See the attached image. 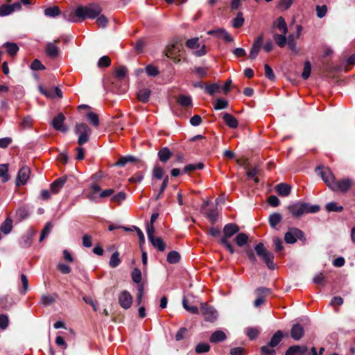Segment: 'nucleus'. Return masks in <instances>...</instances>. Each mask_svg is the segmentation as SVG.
<instances>
[{
	"instance_id": "nucleus-63",
	"label": "nucleus",
	"mask_w": 355,
	"mask_h": 355,
	"mask_svg": "<svg viewBox=\"0 0 355 355\" xmlns=\"http://www.w3.org/2000/svg\"><path fill=\"white\" fill-rule=\"evenodd\" d=\"M146 72L149 76H157L159 74V70L157 67L152 64H148L146 67Z\"/></svg>"
},
{
	"instance_id": "nucleus-23",
	"label": "nucleus",
	"mask_w": 355,
	"mask_h": 355,
	"mask_svg": "<svg viewBox=\"0 0 355 355\" xmlns=\"http://www.w3.org/2000/svg\"><path fill=\"white\" fill-rule=\"evenodd\" d=\"M223 119L225 124L230 128H236L239 125L238 120L231 114H223Z\"/></svg>"
},
{
	"instance_id": "nucleus-3",
	"label": "nucleus",
	"mask_w": 355,
	"mask_h": 355,
	"mask_svg": "<svg viewBox=\"0 0 355 355\" xmlns=\"http://www.w3.org/2000/svg\"><path fill=\"white\" fill-rule=\"evenodd\" d=\"M239 232V227L235 223H227L223 227V236L220 239V243L223 245L231 254H234L235 250L228 239Z\"/></svg>"
},
{
	"instance_id": "nucleus-39",
	"label": "nucleus",
	"mask_w": 355,
	"mask_h": 355,
	"mask_svg": "<svg viewBox=\"0 0 355 355\" xmlns=\"http://www.w3.org/2000/svg\"><path fill=\"white\" fill-rule=\"evenodd\" d=\"M180 253L173 250L168 252L166 260L169 263L175 264L180 261Z\"/></svg>"
},
{
	"instance_id": "nucleus-40",
	"label": "nucleus",
	"mask_w": 355,
	"mask_h": 355,
	"mask_svg": "<svg viewBox=\"0 0 355 355\" xmlns=\"http://www.w3.org/2000/svg\"><path fill=\"white\" fill-rule=\"evenodd\" d=\"M121 262L119 258V252L118 251L114 252L110 257L109 265L111 268H116Z\"/></svg>"
},
{
	"instance_id": "nucleus-53",
	"label": "nucleus",
	"mask_w": 355,
	"mask_h": 355,
	"mask_svg": "<svg viewBox=\"0 0 355 355\" xmlns=\"http://www.w3.org/2000/svg\"><path fill=\"white\" fill-rule=\"evenodd\" d=\"M207 218L209 219L212 225H214L218 219V212L216 209L209 210L206 214Z\"/></svg>"
},
{
	"instance_id": "nucleus-2",
	"label": "nucleus",
	"mask_w": 355,
	"mask_h": 355,
	"mask_svg": "<svg viewBox=\"0 0 355 355\" xmlns=\"http://www.w3.org/2000/svg\"><path fill=\"white\" fill-rule=\"evenodd\" d=\"M102 12V8L98 3H90L87 6H79L77 7V15L80 20L83 21L85 19H96Z\"/></svg>"
},
{
	"instance_id": "nucleus-58",
	"label": "nucleus",
	"mask_w": 355,
	"mask_h": 355,
	"mask_svg": "<svg viewBox=\"0 0 355 355\" xmlns=\"http://www.w3.org/2000/svg\"><path fill=\"white\" fill-rule=\"evenodd\" d=\"M259 331L254 327H249L246 330V334L248 336L249 339L251 340L257 338L259 334Z\"/></svg>"
},
{
	"instance_id": "nucleus-34",
	"label": "nucleus",
	"mask_w": 355,
	"mask_h": 355,
	"mask_svg": "<svg viewBox=\"0 0 355 355\" xmlns=\"http://www.w3.org/2000/svg\"><path fill=\"white\" fill-rule=\"evenodd\" d=\"M249 237L247 234L244 232L239 233L234 238V241L239 247H243L248 243Z\"/></svg>"
},
{
	"instance_id": "nucleus-42",
	"label": "nucleus",
	"mask_w": 355,
	"mask_h": 355,
	"mask_svg": "<svg viewBox=\"0 0 355 355\" xmlns=\"http://www.w3.org/2000/svg\"><path fill=\"white\" fill-rule=\"evenodd\" d=\"M204 168V164L200 162L198 164H187L184 168V173H189L190 172L194 171L198 169H202Z\"/></svg>"
},
{
	"instance_id": "nucleus-56",
	"label": "nucleus",
	"mask_w": 355,
	"mask_h": 355,
	"mask_svg": "<svg viewBox=\"0 0 355 355\" xmlns=\"http://www.w3.org/2000/svg\"><path fill=\"white\" fill-rule=\"evenodd\" d=\"M111 64V60L107 55H103L98 61V67L100 68L108 67Z\"/></svg>"
},
{
	"instance_id": "nucleus-45",
	"label": "nucleus",
	"mask_w": 355,
	"mask_h": 355,
	"mask_svg": "<svg viewBox=\"0 0 355 355\" xmlns=\"http://www.w3.org/2000/svg\"><path fill=\"white\" fill-rule=\"evenodd\" d=\"M168 180H169L168 176V175L165 176L164 180H163L162 184V185L160 187L159 191L156 195V196L155 198V200H159L162 198V193L164 192L165 189H166V187L168 186Z\"/></svg>"
},
{
	"instance_id": "nucleus-32",
	"label": "nucleus",
	"mask_w": 355,
	"mask_h": 355,
	"mask_svg": "<svg viewBox=\"0 0 355 355\" xmlns=\"http://www.w3.org/2000/svg\"><path fill=\"white\" fill-rule=\"evenodd\" d=\"M153 247L160 252H163L166 249V244L161 237H154L152 240H149Z\"/></svg>"
},
{
	"instance_id": "nucleus-44",
	"label": "nucleus",
	"mask_w": 355,
	"mask_h": 355,
	"mask_svg": "<svg viewBox=\"0 0 355 355\" xmlns=\"http://www.w3.org/2000/svg\"><path fill=\"white\" fill-rule=\"evenodd\" d=\"M288 49L292 51L294 53L297 54L298 53V50L297 49L296 41L294 38L293 35H290L288 37L287 42Z\"/></svg>"
},
{
	"instance_id": "nucleus-7",
	"label": "nucleus",
	"mask_w": 355,
	"mask_h": 355,
	"mask_svg": "<svg viewBox=\"0 0 355 355\" xmlns=\"http://www.w3.org/2000/svg\"><path fill=\"white\" fill-rule=\"evenodd\" d=\"M315 172L319 175L325 184L331 189H334L335 177L329 168L322 166L316 167Z\"/></svg>"
},
{
	"instance_id": "nucleus-48",
	"label": "nucleus",
	"mask_w": 355,
	"mask_h": 355,
	"mask_svg": "<svg viewBox=\"0 0 355 355\" xmlns=\"http://www.w3.org/2000/svg\"><path fill=\"white\" fill-rule=\"evenodd\" d=\"M210 349V345L206 343H200L195 348V351L197 354H202L209 352Z\"/></svg>"
},
{
	"instance_id": "nucleus-5",
	"label": "nucleus",
	"mask_w": 355,
	"mask_h": 355,
	"mask_svg": "<svg viewBox=\"0 0 355 355\" xmlns=\"http://www.w3.org/2000/svg\"><path fill=\"white\" fill-rule=\"evenodd\" d=\"M74 132L78 135V144L81 146L88 142L92 132L91 128L85 123H76Z\"/></svg>"
},
{
	"instance_id": "nucleus-11",
	"label": "nucleus",
	"mask_w": 355,
	"mask_h": 355,
	"mask_svg": "<svg viewBox=\"0 0 355 355\" xmlns=\"http://www.w3.org/2000/svg\"><path fill=\"white\" fill-rule=\"evenodd\" d=\"M65 119L66 118L63 113H58V115L55 116L51 121V125L53 127V128L58 131L66 132L68 128L63 125Z\"/></svg>"
},
{
	"instance_id": "nucleus-35",
	"label": "nucleus",
	"mask_w": 355,
	"mask_h": 355,
	"mask_svg": "<svg viewBox=\"0 0 355 355\" xmlns=\"http://www.w3.org/2000/svg\"><path fill=\"white\" fill-rule=\"evenodd\" d=\"M273 25L276 26L282 33L286 35L288 32L287 24L283 17H279Z\"/></svg>"
},
{
	"instance_id": "nucleus-30",
	"label": "nucleus",
	"mask_w": 355,
	"mask_h": 355,
	"mask_svg": "<svg viewBox=\"0 0 355 355\" xmlns=\"http://www.w3.org/2000/svg\"><path fill=\"white\" fill-rule=\"evenodd\" d=\"M3 46L6 49L7 53L12 57L16 55L19 49L16 43L10 42L4 43Z\"/></svg>"
},
{
	"instance_id": "nucleus-51",
	"label": "nucleus",
	"mask_w": 355,
	"mask_h": 355,
	"mask_svg": "<svg viewBox=\"0 0 355 355\" xmlns=\"http://www.w3.org/2000/svg\"><path fill=\"white\" fill-rule=\"evenodd\" d=\"M228 101L224 98H218L214 104V109L216 110L225 109L228 107Z\"/></svg>"
},
{
	"instance_id": "nucleus-52",
	"label": "nucleus",
	"mask_w": 355,
	"mask_h": 355,
	"mask_svg": "<svg viewBox=\"0 0 355 355\" xmlns=\"http://www.w3.org/2000/svg\"><path fill=\"white\" fill-rule=\"evenodd\" d=\"M87 117L90 123L94 126L97 127L99 125V119L98 116L94 112H88L87 114Z\"/></svg>"
},
{
	"instance_id": "nucleus-33",
	"label": "nucleus",
	"mask_w": 355,
	"mask_h": 355,
	"mask_svg": "<svg viewBox=\"0 0 355 355\" xmlns=\"http://www.w3.org/2000/svg\"><path fill=\"white\" fill-rule=\"evenodd\" d=\"M176 101L182 107L191 106L192 104V98L190 96L180 94L177 98Z\"/></svg>"
},
{
	"instance_id": "nucleus-22",
	"label": "nucleus",
	"mask_w": 355,
	"mask_h": 355,
	"mask_svg": "<svg viewBox=\"0 0 355 355\" xmlns=\"http://www.w3.org/2000/svg\"><path fill=\"white\" fill-rule=\"evenodd\" d=\"M275 190L280 196H288L291 191V187L286 183H279L276 185Z\"/></svg>"
},
{
	"instance_id": "nucleus-64",
	"label": "nucleus",
	"mask_w": 355,
	"mask_h": 355,
	"mask_svg": "<svg viewBox=\"0 0 355 355\" xmlns=\"http://www.w3.org/2000/svg\"><path fill=\"white\" fill-rule=\"evenodd\" d=\"M206 92L212 96L219 89V85L217 83L207 85L205 87Z\"/></svg>"
},
{
	"instance_id": "nucleus-20",
	"label": "nucleus",
	"mask_w": 355,
	"mask_h": 355,
	"mask_svg": "<svg viewBox=\"0 0 355 355\" xmlns=\"http://www.w3.org/2000/svg\"><path fill=\"white\" fill-rule=\"evenodd\" d=\"M67 179V176H63L55 180L50 185L51 191L53 193H58L66 183Z\"/></svg>"
},
{
	"instance_id": "nucleus-43",
	"label": "nucleus",
	"mask_w": 355,
	"mask_h": 355,
	"mask_svg": "<svg viewBox=\"0 0 355 355\" xmlns=\"http://www.w3.org/2000/svg\"><path fill=\"white\" fill-rule=\"evenodd\" d=\"M274 40L276 42V44L279 46V47H284L285 46V45L286 44V42H287V39L286 37V35H284V33L282 34H275L274 35Z\"/></svg>"
},
{
	"instance_id": "nucleus-27",
	"label": "nucleus",
	"mask_w": 355,
	"mask_h": 355,
	"mask_svg": "<svg viewBox=\"0 0 355 355\" xmlns=\"http://www.w3.org/2000/svg\"><path fill=\"white\" fill-rule=\"evenodd\" d=\"M227 336L225 334L220 330L215 331L209 338V341L213 343L224 341Z\"/></svg>"
},
{
	"instance_id": "nucleus-61",
	"label": "nucleus",
	"mask_w": 355,
	"mask_h": 355,
	"mask_svg": "<svg viewBox=\"0 0 355 355\" xmlns=\"http://www.w3.org/2000/svg\"><path fill=\"white\" fill-rule=\"evenodd\" d=\"M264 70H265V76L266 77L271 80L274 81L276 79V77L275 76V73L273 72L272 69L268 65V64H266L264 65Z\"/></svg>"
},
{
	"instance_id": "nucleus-4",
	"label": "nucleus",
	"mask_w": 355,
	"mask_h": 355,
	"mask_svg": "<svg viewBox=\"0 0 355 355\" xmlns=\"http://www.w3.org/2000/svg\"><path fill=\"white\" fill-rule=\"evenodd\" d=\"M254 251L256 254L266 264L270 270H275L277 265L274 263V254L268 251L264 244L261 242L259 243L254 246Z\"/></svg>"
},
{
	"instance_id": "nucleus-19",
	"label": "nucleus",
	"mask_w": 355,
	"mask_h": 355,
	"mask_svg": "<svg viewBox=\"0 0 355 355\" xmlns=\"http://www.w3.org/2000/svg\"><path fill=\"white\" fill-rule=\"evenodd\" d=\"M179 51L180 49L176 44H170L165 49V55L168 58L173 59L175 62H178L180 61V59L177 58V54Z\"/></svg>"
},
{
	"instance_id": "nucleus-31",
	"label": "nucleus",
	"mask_w": 355,
	"mask_h": 355,
	"mask_svg": "<svg viewBox=\"0 0 355 355\" xmlns=\"http://www.w3.org/2000/svg\"><path fill=\"white\" fill-rule=\"evenodd\" d=\"M282 220V216L278 212H274L268 218L269 225L272 228H275Z\"/></svg>"
},
{
	"instance_id": "nucleus-13",
	"label": "nucleus",
	"mask_w": 355,
	"mask_h": 355,
	"mask_svg": "<svg viewBox=\"0 0 355 355\" xmlns=\"http://www.w3.org/2000/svg\"><path fill=\"white\" fill-rule=\"evenodd\" d=\"M139 162L141 166H144V162H141L137 157L133 155L121 156L116 162H115L114 166L123 167L128 163H136Z\"/></svg>"
},
{
	"instance_id": "nucleus-60",
	"label": "nucleus",
	"mask_w": 355,
	"mask_h": 355,
	"mask_svg": "<svg viewBox=\"0 0 355 355\" xmlns=\"http://www.w3.org/2000/svg\"><path fill=\"white\" fill-rule=\"evenodd\" d=\"M127 71V68L125 66H120L115 70V76L119 79H123L125 77Z\"/></svg>"
},
{
	"instance_id": "nucleus-24",
	"label": "nucleus",
	"mask_w": 355,
	"mask_h": 355,
	"mask_svg": "<svg viewBox=\"0 0 355 355\" xmlns=\"http://www.w3.org/2000/svg\"><path fill=\"white\" fill-rule=\"evenodd\" d=\"M284 338V334L281 330L276 331L270 338V340L268 343V346L270 347H277Z\"/></svg>"
},
{
	"instance_id": "nucleus-1",
	"label": "nucleus",
	"mask_w": 355,
	"mask_h": 355,
	"mask_svg": "<svg viewBox=\"0 0 355 355\" xmlns=\"http://www.w3.org/2000/svg\"><path fill=\"white\" fill-rule=\"evenodd\" d=\"M320 209L319 205H311L308 202L301 201H297L287 207L289 214L295 218H300L304 214L316 213L319 211Z\"/></svg>"
},
{
	"instance_id": "nucleus-25",
	"label": "nucleus",
	"mask_w": 355,
	"mask_h": 355,
	"mask_svg": "<svg viewBox=\"0 0 355 355\" xmlns=\"http://www.w3.org/2000/svg\"><path fill=\"white\" fill-rule=\"evenodd\" d=\"M8 168L9 164H0V178H1L2 183H6L10 180Z\"/></svg>"
},
{
	"instance_id": "nucleus-16",
	"label": "nucleus",
	"mask_w": 355,
	"mask_h": 355,
	"mask_svg": "<svg viewBox=\"0 0 355 355\" xmlns=\"http://www.w3.org/2000/svg\"><path fill=\"white\" fill-rule=\"evenodd\" d=\"M304 329L300 323L293 324L291 329V337L294 340H300L304 336Z\"/></svg>"
},
{
	"instance_id": "nucleus-18",
	"label": "nucleus",
	"mask_w": 355,
	"mask_h": 355,
	"mask_svg": "<svg viewBox=\"0 0 355 355\" xmlns=\"http://www.w3.org/2000/svg\"><path fill=\"white\" fill-rule=\"evenodd\" d=\"M308 349V347L306 345H294L287 349L285 355H304Z\"/></svg>"
},
{
	"instance_id": "nucleus-41",
	"label": "nucleus",
	"mask_w": 355,
	"mask_h": 355,
	"mask_svg": "<svg viewBox=\"0 0 355 355\" xmlns=\"http://www.w3.org/2000/svg\"><path fill=\"white\" fill-rule=\"evenodd\" d=\"M244 21L245 19L243 17V13L241 12H239L236 17L232 20V26L235 28H239L243 26Z\"/></svg>"
},
{
	"instance_id": "nucleus-9",
	"label": "nucleus",
	"mask_w": 355,
	"mask_h": 355,
	"mask_svg": "<svg viewBox=\"0 0 355 355\" xmlns=\"http://www.w3.org/2000/svg\"><path fill=\"white\" fill-rule=\"evenodd\" d=\"M31 174V169L27 166H22L18 171L16 180V187H20L21 185H25L29 178Z\"/></svg>"
},
{
	"instance_id": "nucleus-28",
	"label": "nucleus",
	"mask_w": 355,
	"mask_h": 355,
	"mask_svg": "<svg viewBox=\"0 0 355 355\" xmlns=\"http://www.w3.org/2000/svg\"><path fill=\"white\" fill-rule=\"evenodd\" d=\"M150 94L151 91L148 88L139 89L137 92V98L140 102L146 103L149 101Z\"/></svg>"
},
{
	"instance_id": "nucleus-14",
	"label": "nucleus",
	"mask_w": 355,
	"mask_h": 355,
	"mask_svg": "<svg viewBox=\"0 0 355 355\" xmlns=\"http://www.w3.org/2000/svg\"><path fill=\"white\" fill-rule=\"evenodd\" d=\"M353 183V181L349 178L343 179L338 181L337 182H335V184L334 185V190H337L342 193H346L351 189Z\"/></svg>"
},
{
	"instance_id": "nucleus-15",
	"label": "nucleus",
	"mask_w": 355,
	"mask_h": 355,
	"mask_svg": "<svg viewBox=\"0 0 355 355\" xmlns=\"http://www.w3.org/2000/svg\"><path fill=\"white\" fill-rule=\"evenodd\" d=\"M209 35H215L218 38H223L226 42H232L234 41L233 37L224 28H218L216 30H210L207 32Z\"/></svg>"
},
{
	"instance_id": "nucleus-47",
	"label": "nucleus",
	"mask_w": 355,
	"mask_h": 355,
	"mask_svg": "<svg viewBox=\"0 0 355 355\" xmlns=\"http://www.w3.org/2000/svg\"><path fill=\"white\" fill-rule=\"evenodd\" d=\"M261 355H276V350L273 347L268 346V344L260 347Z\"/></svg>"
},
{
	"instance_id": "nucleus-6",
	"label": "nucleus",
	"mask_w": 355,
	"mask_h": 355,
	"mask_svg": "<svg viewBox=\"0 0 355 355\" xmlns=\"http://www.w3.org/2000/svg\"><path fill=\"white\" fill-rule=\"evenodd\" d=\"M299 239L303 242L306 241L304 233L297 227H289L288 232L284 234V240L286 243L293 244Z\"/></svg>"
},
{
	"instance_id": "nucleus-59",
	"label": "nucleus",
	"mask_w": 355,
	"mask_h": 355,
	"mask_svg": "<svg viewBox=\"0 0 355 355\" xmlns=\"http://www.w3.org/2000/svg\"><path fill=\"white\" fill-rule=\"evenodd\" d=\"M198 41V37L189 39L186 42V46L188 47L189 49H196L200 46Z\"/></svg>"
},
{
	"instance_id": "nucleus-46",
	"label": "nucleus",
	"mask_w": 355,
	"mask_h": 355,
	"mask_svg": "<svg viewBox=\"0 0 355 355\" xmlns=\"http://www.w3.org/2000/svg\"><path fill=\"white\" fill-rule=\"evenodd\" d=\"M182 306L184 309H185L187 311L193 313V314H198L199 310L196 306H190L188 304L187 300L184 297L182 300Z\"/></svg>"
},
{
	"instance_id": "nucleus-21",
	"label": "nucleus",
	"mask_w": 355,
	"mask_h": 355,
	"mask_svg": "<svg viewBox=\"0 0 355 355\" xmlns=\"http://www.w3.org/2000/svg\"><path fill=\"white\" fill-rule=\"evenodd\" d=\"M64 20L70 22H81L78 15H77V8L75 11L72 10H64L61 13Z\"/></svg>"
},
{
	"instance_id": "nucleus-49",
	"label": "nucleus",
	"mask_w": 355,
	"mask_h": 355,
	"mask_svg": "<svg viewBox=\"0 0 355 355\" xmlns=\"http://www.w3.org/2000/svg\"><path fill=\"white\" fill-rule=\"evenodd\" d=\"M311 63L309 60H306L305 62H304V69H303V72L302 73V78L304 79V80H306L309 78V77L310 76V74H311Z\"/></svg>"
},
{
	"instance_id": "nucleus-50",
	"label": "nucleus",
	"mask_w": 355,
	"mask_h": 355,
	"mask_svg": "<svg viewBox=\"0 0 355 355\" xmlns=\"http://www.w3.org/2000/svg\"><path fill=\"white\" fill-rule=\"evenodd\" d=\"M41 302L44 306H49L55 302V297L51 295H44L41 297Z\"/></svg>"
},
{
	"instance_id": "nucleus-36",
	"label": "nucleus",
	"mask_w": 355,
	"mask_h": 355,
	"mask_svg": "<svg viewBox=\"0 0 355 355\" xmlns=\"http://www.w3.org/2000/svg\"><path fill=\"white\" fill-rule=\"evenodd\" d=\"M62 13L60 8L58 6L46 8L44 10V15L50 17H55L60 15Z\"/></svg>"
},
{
	"instance_id": "nucleus-55",
	"label": "nucleus",
	"mask_w": 355,
	"mask_h": 355,
	"mask_svg": "<svg viewBox=\"0 0 355 355\" xmlns=\"http://www.w3.org/2000/svg\"><path fill=\"white\" fill-rule=\"evenodd\" d=\"M313 282L317 285L324 286L327 281L325 277L322 272L317 274L313 279Z\"/></svg>"
},
{
	"instance_id": "nucleus-29",
	"label": "nucleus",
	"mask_w": 355,
	"mask_h": 355,
	"mask_svg": "<svg viewBox=\"0 0 355 355\" xmlns=\"http://www.w3.org/2000/svg\"><path fill=\"white\" fill-rule=\"evenodd\" d=\"M33 237V233L31 231L27 232L21 238L20 245L26 248L31 245Z\"/></svg>"
},
{
	"instance_id": "nucleus-8",
	"label": "nucleus",
	"mask_w": 355,
	"mask_h": 355,
	"mask_svg": "<svg viewBox=\"0 0 355 355\" xmlns=\"http://www.w3.org/2000/svg\"><path fill=\"white\" fill-rule=\"evenodd\" d=\"M200 311L207 321L213 322L218 317L217 311L207 303H201Z\"/></svg>"
},
{
	"instance_id": "nucleus-37",
	"label": "nucleus",
	"mask_w": 355,
	"mask_h": 355,
	"mask_svg": "<svg viewBox=\"0 0 355 355\" xmlns=\"http://www.w3.org/2000/svg\"><path fill=\"white\" fill-rule=\"evenodd\" d=\"M0 229L4 234H9L12 230V220L9 217L6 218L1 224Z\"/></svg>"
},
{
	"instance_id": "nucleus-38",
	"label": "nucleus",
	"mask_w": 355,
	"mask_h": 355,
	"mask_svg": "<svg viewBox=\"0 0 355 355\" xmlns=\"http://www.w3.org/2000/svg\"><path fill=\"white\" fill-rule=\"evenodd\" d=\"M325 209L328 212H341L344 208L343 206L338 205L336 202H330L326 204Z\"/></svg>"
},
{
	"instance_id": "nucleus-54",
	"label": "nucleus",
	"mask_w": 355,
	"mask_h": 355,
	"mask_svg": "<svg viewBox=\"0 0 355 355\" xmlns=\"http://www.w3.org/2000/svg\"><path fill=\"white\" fill-rule=\"evenodd\" d=\"M245 252L249 261L252 264H254V265L256 264L257 262V259L256 255L254 252V250L250 247H248L247 248L245 249Z\"/></svg>"
},
{
	"instance_id": "nucleus-12",
	"label": "nucleus",
	"mask_w": 355,
	"mask_h": 355,
	"mask_svg": "<svg viewBox=\"0 0 355 355\" xmlns=\"http://www.w3.org/2000/svg\"><path fill=\"white\" fill-rule=\"evenodd\" d=\"M263 35H260L258 36L254 41L253 42L252 48L250 49V53H249V58L252 60H254L259 51L261 48L263 46Z\"/></svg>"
},
{
	"instance_id": "nucleus-26",
	"label": "nucleus",
	"mask_w": 355,
	"mask_h": 355,
	"mask_svg": "<svg viewBox=\"0 0 355 355\" xmlns=\"http://www.w3.org/2000/svg\"><path fill=\"white\" fill-rule=\"evenodd\" d=\"M158 157L160 162L166 163L172 156V153L167 147L162 148L158 152Z\"/></svg>"
},
{
	"instance_id": "nucleus-57",
	"label": "nucleus",
	"mask_w": 355,
	"mask_h": 355,
	"mask_svg": "<svg viewBox=\"0 0 355 355\" xmlns=\"http://www.w3.org/2000/svg\"><path fill=\"white\" fill-rule=\"evenodd\" d=\"M132 279L135 283L139 284L141 282V272L140 269L135 268L131 273Z\"/></svg>"
},
{
	"instance_id": "nucleus-17",
	"label": "nucleus",
	"mask_w": 355,
	"mask_h": 355,
	"mask_svg": "<svg viewBox=\"0 0 355 355\" xmlns=\"http://www.w3.org/2000/svg\"><path fill=\"white\" fill-rule=\"evenodd\" d=\"M60 42V39L55 40L53 42H49L46 46V53L51 58H55L59 54V49L57 44Z\"/></svg>"
},
{
	"instance_id": "nucleus-10",
	"label": "nucleus",
	"mask_w": 355,
	"mask_h": 355,
	"mask_svg": "<svg viewBox=\"0 0 355 355\" xmlns=\"http://www.w3.org/2000/svg\"><path fill=\"white\" fill-rule=\"evenodd\" d=\"M118 300L123 309H128L132 304V296L129 291L124 290L119 295Z\"/></svg>"
},
{
	"instance_id": "nucleus-62",
	"label": "nucleus",
	"mask_w": 355,
	"mask_h": 355,
	"mask_svg": "<svg viewBox=\"0 0 355 355\" xmlns=\"http://www.w3.org/2000/svg\"><path fill=\"white\" fill-rule=\"evenodd\" d=\"M33 119L31 116H24L22 121L20 123L21 129L30 128L32 126Z\"/></svg>"
}]
</instances>
